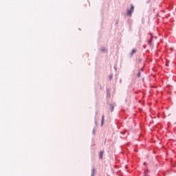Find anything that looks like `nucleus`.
<instances>
[{"mask_svg": "<svg viewBox=\"0 0 176 176\" xmlns=\"http://www.w3.org/2000/svg\"><path fill=\"white\" fill-rule=\"evenodd\" d=\"M102 52H107V50H105V49L102 50Z\"/></svg>", "mask_w": 176, "mask_h": 176, "instance_id": "nucleus-7", "label": "nucleus"}, {"mask_svg": "<svg viewBox=\"0 0 176 176\" xmlns=\"http://www.w3.org/2000/svg\"><path fill=\"white\" fill-rule=\"evenodd\" d=\"M134 53H137V50L133 49L131 53V57H133V55L134 54Z\"/></svg>", "mask_w": 176, "mask_h": 176, "instance_id": "nucleus-2", "label": "nucleus"}, {"mask_svg": "<svg viewBox=\"0 0 176 176\" xmlns=\"http://www.w3.org/2000/svg\"><path fill=\"white\" fill-rule=\"evenodd\" d=\"M102 155H104V151L100 152L99 153L100 159H102Z\"/></svg>", "mask_w": 176, "mask_h": 176, "instance_id": "nucleus-3", "label": "nucleus"}, {"mask_svg": "<svg viewBox=\"0 0 176 176\" xmlns=\"http://www.w3.org/2000/svg\"><path fill=\"white\" fill-rule=\"evenodd\" d=\"M133 12H134V6L131 5L130 10H127L126 14L128 16H131V14H133Z\"/></svg>", "mask_w": 176, "mask_h": 176, "instance_id": "nucleus-1", "label": "nucleus"}, {"mask_svg": "<svg viewBox=\"0 0 176 176\" xmlns=\"http://www.w3.org/2000/svg\"><path fill=\"white\" fill-rule=\"evenodd\" d=\"M94 174H96V169L93 168L92 169V175H91V176H94Z\"/></svg>", "mask_w": 176, "mask_h": 176, "instance_id": "nucleus-4", "label": "nucleus"}, {"mask_svg": "<svg viewBox=\"0 0 176 176\" xmlns=\"http://www.w3.org/2000/svg\"><path fill=\"white\" fill-rule=\"evenodd\" d=\"M140 75H141V73L139 72L138 74V78H140Z\"/></svg>", "mask_w": 176, "mask_h": 176, "instance_id": "nucleus-6", "label": "nucleus"}, {"mask_svg": "<svg viewBox=\"0 0 176 176\" xmlns=\"http://www.w3.org/2000/svg\"><path fill=\"white\" fill-rule=\"evenodd\" d=\"M104 116H102V124H104Z\"/></svg>", "mask_w": 176, "mask_h": 176, "instance_id": "nucleus-5", "label": "nucleus"}, {"mask_svg": "<svg viewBox=\"0 0 176 176\" xmlns=\"http://www.w3.org/2000/svg\"><path fill=\"white\" fill-rule=\"evenodd\" d=\"M146 175H148V173H144V176H146Z\"/></svg>", "mask_w": 176, "mask_h": 176, "instance_id": "nucleus-8", "label": "nucleus"}]
</instances>
